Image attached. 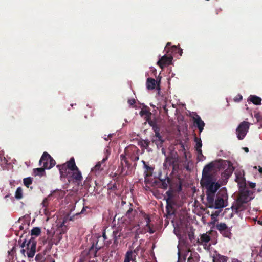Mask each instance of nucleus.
I'll list each match as a JSON object with an SVG mask.
<instances>
[{"instance_id": "nucleus-39", "label": "nucleus", "mask_w": 262, "mask_h": 262, "mask_svg": "<svg viewBox=\"0 0 262 262\" xmlns=\"http://www.w3.org/2000/svg\"><path fill=\"white\" fill-rule=\"evenodd\" d=\"M32 181L33 179L31 177H27L23 180L24 184L27 188L30 187V185L32 184Z\"/></svg>"}, {"instance_id": "nucleus-24", "label": "nucleus", "mask_w": 262, "mask_h": 262, "mask_svg": "<svg viewBox=\"0 0 262 262\" xmlns=\"http://www.w3.org/2000/svg\"><path fill=\"white\" fill-rule=\"evenodd\" d=\"M64 164L67 168H68L69 171L74 170L78 168L76 165L74 157L71 158L70 159Z\"/></svg>"}, {"instance_id": "nucleus-40", "label": "nucleus", "mask_w": 262, "mask_h": 262, "mask_svg": "<svg viewBox=\"0 0 262 262\" xmlns=\"http://www.w3.org/2000/svg\"><path fill=\"white\" fill-rule=\"evenodd\" d=\"M166 194L167 195V198L166 199V202L168 201H173L172 198L173 197V192L171 189H169L166 192Z\"/></svg>"}, {"instance_id": "nucleus-2", "label": "nucleus", "mask_w": 262, "mask_h": 262, "mask_svg": "<svg viewBox=\"0 0 262 262\" xmlns=\"http://www.w3.org/2000/svg\"><path fill=\"white\" fill-rule=\"evenodd\" d=\"M103 233L106 239V247H110L111 252H115L119 248V242L123 235L121 229L120 227L110 229L106 228Z\"/></svg>"}, {"instance_id": "nucleus-57", "label": "nucleus", "mask_w": 262, "mask_h": 262, "mask_svg": "<svg viewBox=\"0 0 262 262\" xmlns=\"http://www.w3.org/2000/svg\"><path fill=\"white\" fill-rule=\"evenodd\" d=\"M110 189H112V190H116L117 189V186H116V184L115 183L113 185H112V186H111L110 187Z\"/></svg>"}, {"instance_id": "nucleus-29", "label": "nucleus", "mask_w": 262, "mask_h": 262, "mask_svg": "<svg viewBox=\"0 0 262 262\" xmlns=\"http://www.w3.org/2000/svg\"><path fill=\"white\" fill-rule=\"evenodd\" d=\"M248 100L255 105H260L261 103V99L259 97L255 95H250Z\"/></svg>"}, {"instance_id": "nucleus-49", "label": "nucleus", "mask_w": 262, "mask_h": 262, "mask_svg": "<svg viewBox=\"0 0 262 262\" xmlns=\"http://www.w3.org/2000/svg\"><path fill=\"white\" fill-rule=\"evenodd\" d=\"M127 102L130 106L135 107L134 105L136 101L134 98L128 99Z\"/></svg>"}, {"instance_id": "nucleus-11", "label": "nucleus", "mask_w": 262, "mask_h": 262, "mask_svg": "<svg viewBox=\"0 0 262 262\" xmlns=\"http://www.w3.org/2000/svg\"><path fill=\"white\" fill-rule=\"evenodd\" d=\"M122 206L123 207V209L126 210L125 216L130 221H133L138 212L136 209H133V204L131 203L126 204L122 201Z\"/></svg>"}, {"instance_id": "nucleus-36", "label": "nucleus", "mask_w": 262, "mask_h": 262, "mask_svg": "<svg viewBox=\"0 0 262 262\" xmlns=\"http://www.w3.org/2000/svg\"><path fill=\"white\" fill-rule=\"evenodd\" d=\"M199 255L196 253L194 255H191L188 258L187 262H199Z\"/></svg>"}, {"instance_id": "nucleus-5", "label": "nucleus", "mask_w": 262, "mask_h": 262, "mask_svg": "<svg viewBox=\"0 0 262 262\" xmlns=\"http://www.w3.org/2000/svg\"><path fill=\"white\" fill-rule=\"evenodd\" d=\"M120 164L118 166L117 172L119 176L124 177L131 173L132 166L131 164L127 160L125 155L121 154L120 156Z\"/></svg>"}, {"instance_id": "nucleus-20", "label": "nucleus", "mask_w": 262, "mask_h": 262, "mask_svg": "<svg viewBox=\"0 0 262 262\" xmlns=\"http://www.w3.org/2000/svg\"><path fill=\"white\" fill-rule=\"evenodd\" d=\"M57 167L58 168L61 178H67L70 171L68 170V168H67L66 164L58 165Z\"/></svg>"}, {"instance_id": "nucleus-54", "label": "nucleus", "mask_w": 262, "mask_h": 262, "mask_svg": "<svg viewBox=\"0 0 262 262\" xmlns=\"http://www.w3.org/2000/svg\"><path fill=\"white\" fill-rule=\"evenodd\" d=\"M148 229V232L150 234H153L155 232V230H153L151 226H149V227H147Z\"/></svg>"}, {"instance_id": "nucleus-58", "label": "nucleus", "mask_w": 262, "mask_h": 262, "mask_svg": "<svg viewBox=\"0 0 262 262\" xmlns=\"http://www.w3.org/2000/svg\"><path fill=\"white\" fill-rule=\"evenodd\" d=\"M243 149L247 153L249 152V148L248 147H243Z\"/></svg>"}, {"instance_id": "nucleus-63", "label": "nucleus", "mask_w": 262, "mask_h": 262, "mask_svg": "<svg viewBox=\"0 0 262 262\" xmlns=\"http://www.w3.org/2000/svg\"><path fill=\"white\" fill-rule=\"evenodd\" d=\"M255 186V183H252V184L251 185V187L252 188H254Z\"/></svg>"}, {"instance_id": "nucleus-59", "label": "nucleus", "mask_w": 262, "mask_h": 262, "mask_svg": "<svg viewBox=\"0 0 262 262\" xmlns=\"http://www.w3.org/2000/svg\"><path fill=\"white\" fill-rule=\"evenodd\" d=\"M161 151L163 154H164L165 156H166L165 150L164 148H163V147H162Z\"/></svg>"}, {"instance_id": "nucleus-34", "label": "nucleus", "mask_w": 262, "mask_h": 262, "mask_svg": "<svg viewBox=\"0 0 262 262\" xmlns=\"http://www.w3.org/2000/svg\"><path fill=\"white\" fill-rule=\"evenodd\" d=\"M194 141L196 143L195 148L196 150L201 149L202 146V141L200 138H198L196 136L194 137Z\"/></svg>"}, {"instance_id": "nucleus-30", "label": "nucleus", "mask_w": 262, "mask_h": 262, "mask_svg": "<svg viewBox=\"0 0 262 262\" xmlns=\"http://www.w3.org/2000/svg\"><path fill=\"white\" fill-rule=\"evenodd\" d=\"M151 141L156 145L157 148L159 149L163 147V143L165 140L163 138H152Z\"/></svg>"}, {"instance_id": "nucleus-25", "label": "nucleus", "mask_w": 262, "mask_h": 262, "mask_svg": "<svg viewBox=\"0 0 262 262\" xmlns=\"http://www.w3.org/2000/svg\"><path fill=\"white\" fill-rule=\"evenodd\" d=\"M156 80L152 78H148L146 80V85L148 90H153L156 88Z\"/></svg>"}, {"instance_id": "nucleus-38", "label": "nucleus", "mask_w": 262, "mask_h": 262, "mask_svg": "<svg viewBox=\"0 0 262 262\" xmlns=\"http://www.w3.org/2000/svg\"><path fill=\"white\" fill-rule=\"evenodd\" d=\"M227 227L228 226L224 223H217L216 225V229L219 231L220 233L224 229H227Z\"/></svg>"}, {"instance_id": "nucleus-56", "label": "nucleus", "mask_w": 262, "mask_h": 262, "mask_svg": "<svg viewBox=\"0 0 262 262\" xmlns=\"http://www.w3.org/2000/svg\"><path fill=\"white\" fill-rule=\"evenodd\" d=\"M261 115L259 113H256L255 114V117L257 119V121H259L260 120V117Z\"/></svg>"}, {"instance_id": "nucleus-48", "label": "nucleus", "mask_w": 262, "mask_h": 262, "mask_svg": "<svg viewBox=\"0 0 262 262\" xmlns=\"http://www.w3.org/2000/svg\"><path fill=\"white\" fill-rule=\"evenodd\" d=\"M196 152H197V155H198V159L199 161H201V160H202L203 159L201 158L202 157V158H204L203 154H202V149H200V150H196Z\"/></svg>"}, {"instance_id": "nucleus-3", "label": "nucleus", "mask_w": 262, "mask_h": 262, "mask_svg": "<svg viewBox=\"0 0 262 262\" xmlns=\"http://www.w3.org/2000/svg\"><path fill=\"white\" fill-rule=\"evenodd\" d=\"M200 183L202 187L206 190V199L212 201V196H215L221 185L216 182L215 178L201 180Z\"/></svg>"}, {"instance_id": "nucleus-6", "label": "nucleus", "mask_w": 262, "mask_h": 262, "mask_svg": "<svg viewBox=\"0 0 262 262\" xmlns=\"http://www.w3.org/2000/svg\"><path fill=\"white\" fill-rule=\"evenodd\" d=\"M179 157L177 152H170L165 158L163 164L165 169H169L172 168L173 171L178 167Z\"/></svg>"}, {"instance_id": "nucleus-28", "label": "nucleus", "mask_w": 262, "mask_h": 262, "mask_svg": "<svg viewBox=\"0 0 262 262\" xmlns=\"http://www.w3.org/2000/svg\"><path fill=\"white\" fill-rule=\"evenodd\" d=\"M228 259V257L227 256L216 254L213 256V262H227Z\"/></svg>"}, {"instance_id": "nucleus-18", "label": "nucleus", "mask_w": 262, "mask_h": 262, "mask_svg": "<svg viewBox=\"0 0 262 262\" xmlns=\"http://www.w3.org/2000/svg\"><path fill=\"white\" fill-rule=\"evenodd\" d=\"M193 120L194 125L198 128L200 134L204 129L205 126L204 121L202 120L201 117L198 115H196L195 117L193 118Z\"/></svg>"}, {"instance_id": "nucleus-26", "label": "nucleus", "mask_w": 262, "mask_h": 262, "mask_svg": "<svg viewBox=\"0 0 262 262\" xmlns=\"http://www.w3.org/2000/svg\"><path fill=\"white\" fill-rule=\"evenodd\" d=\"M67 220V219H63L60 224H58V231L59 232L60 234H64L67 231V228L65 225Z\"/></svg>"}, {"instance_id": "nucleus-43", "label": "nucleus", "mask_w": 262, "mask_h": 262, "mask_svg": "<svg viewBox=\"0 0 262 262\" xmlns=\"http://www.w3.org/2000/svg\"><path fill=\"white\" fill-rule=\"evenodd\" d=\"M140 114L142 116L143 115H146L148 117H151V113L147 110V109H145V110H142L140 112Z\"/></svg>"}, {"instance_id": "nucleus-61", "label": "nucleus", "mask_w": 262, "mask_h": 262, "mask_svg": "<svg viewBox=\"0 0 262 262\" xmlns=\"http://www.w3.org/2000/svg\"><path fill=\"white\" fill-rule=\"evenodd\" d=\"M258 170L259 173H262V167L258 166Z\"/></svg>"}, {"instance_id": "nucleus-14", "label": "nucleus", "mask_w": 262, "mask_h": 262, "mask_svg": "<svg viewBox=\"0 0 262 262\" xmlns=\"http://www.w3.org/2000/svg\"><path fill=\"white\" fill-rule=\"evenodd\" d=\"M248 192L241 193L236 200L235 205L232 207L234 208L236 210H239L243 206V205L248 201Z\"/></svg>"}, {"instance_id": "nucleus-44", "label": "nucleus", "mask_w": 262, "mask_h": 262, "mask_svg": "<svg viewBox=\"0 0 262 262\" xmlns=\"http://www.w3.org/2000/svg\"><path fill=\"white\" fill-rule=\"evenodd\" d=\"M150 141L148 140H144L142 142V146L146 149H147L149 146Z\"/></svg>"}, {"instance_id": "nucleus-10", "label": "nucleus", "mask_w": 262, "mask_h": 262, "mask_svg": "<svg viewBox=\"0 0 262 262\" xmlns=\"http://www.w3.org/2000/svg\"><path fill=\"white\" fill-rule=\"evenodd\" d=\"M250 123L247 121L241 122L236 129V134L238 140H243L249 130Z\"/></svg>"}, {"instance_id": "nucleus-8", "label": "nucleus", "mask_w": 262, "mask_h": 262, "mask_svg": "<svg viewBox=\"0 0 262 262\" xmlns=\"http://www.w3.org/2000/svg\"><path fill=\"white\" fill-rule=\"evenodd\" d=\"M139 149L136 146L130 145L125 148L123 154L132 161L136 162L139 159Z\"/></svg>"}, {"instance_id": "nucleus-32", "label": "nucleus", "mask_w": 262, "mask_h": 262, "mask_svg": "<svg viewBox=\"0 0 262 262\" xmlns=\"http://www.w3.org/2000/svg\"><path fill=\"white\" fill-rule=\"evenodd\" d=\"M45 252L37 254L35 258L36 262H44L45 260Z\"/></svg>"}, {"instance_id": "nucleus-33", "label": "nucleus", "mask_w": 262, "mask_h": 262, "mask_svg": "<svg viewBox=\"0 0 262 262\" xmlns=\"http://www.w3.org/2000/svg\"><path fill=\"white\" fill-rule=\"evenodd\" d=\"M166 203H167V204H166V209L167 213L168 214H170L171 212L173 209L172 205H174L175 203H174V201H168V202H166Z\"/></svg>"}, {"instance_id": "nucleus-1", "label": "nucleus", "mask_w": 262, "mask_h": 262, "mask_svg": "<svg viewBox=\"0 0 262 262\" xmlns=\"http://www.w3.org/2000/svg\"><path fill=\"white\" fill-rule=\"evenodd\" d=\"M105 240L103 232L102 235L96 234L92 236L90 247L81 253L80 262H98L95 260L98 251L106 246Z\"/></svg>"}, {"instance_id": "nucleus-16", "label": "nucleus", "mask_w": 262, "mask_h": 262, "mask_svg": "<svg viewBox=\"0 0 262 262\" xmlns=\"http://www.w3.org/2000/svg\"><path fill=\"white\" fill-rule=\"evenodd\" d=\"M167 54L171 56H174L177 54H179L180 56H182L183 54V50L180 47V46H172L167 51Z\"/></svg>"}, {"instance_id": "nucleus-55", "label": "nucleus", "mask_w": 262, "mask_h": 262, "mask_svg": "<svg viewBox=\"0 0 262 262\" xmlns=\"http://www.w3.org/2000/svg\"><path fill=\"white\" fill-rule=\"evenodd\" d=\"M171 47V43L170 42H168L167 43L165 47V50L166 51V52H167V51L169 49V48Z\"/></svg>"}, {"instance_id": "nucleus-31", "label": "nucleus", "mask_w": 262, "mask_h": 262, "mask_svg": "<svg viewBox=\"0 0 262 262\" xmlns=\"http://www.w3.org/2000/svg\"><path fill=\"white\" fill-rule=\"evenodd\" d=\"M231 229L229 227H227V229H224L220 233L225 237L231 238L232 236V233L231 232Z\"/></svg>"}, {"instance_id": "nucleus-41", "label": "nucleus", "mask_w": 262, "mask_h": 262, "mask_svg": "<svg viewBox=\"0 0 262 262\" xmlns=\"http://www.w3.org/2000/svg\"><path fill=\"white\" fill-rule=\"evenodd\" d=\"M41 233V230L39 227H34L31 230V235L39 236Z\"/></svg>"}, {"instance_id": "nucleus-17", "label": "nucleus", "mask_w": 262, "mask_h": 262, "mask_svg": "<svg viewBox=\"0 0 262 262\" xmlns=\"http://www.w3.org/2000/svg\"><path fill=\"white\" fill-rule=\"evenodd\" d=\"M142 162L143 164V167L145 169L144 175L145 178V182H146L147 178L151 177L152 175L154 168L146 164V162L144 160H142Z\"/></svg>"}, {"instance_id": "nucleus-50", "label": "nucleus", "mask_w": 262, "mask_h": 262, "mask_svg": "<svg viewBox=\"0 0 262 262\" xmlns=\"http://www.w3.org/2000/svg\"><path fill=\"white\" fill-rule=\"evenodd\" d=\"M47 241H48V246L47 247V249L50 250V249H51L52 246L53 245V242L52 241V239H50L49 240H47Z\"/></svg>"}, {"instance_id": "nucleus-22", "label": "nucleus", "mask_w": 262, "mask_h": 262, "mask_svg": "<svg viewBox=\"0 0 262 262\" xmlns=\"http://www.w3.org/2000/svg\"><path fill=\"white\" fill-rule=\"evenodd\" d=\"M108 159V154H107L105 157L103 158V159L98 162L97 164L92 169V171H101L103 169V167H102V164L104 163Z\"/></svg>"}, {"instance_id": "nucleus-42", "label": "nucleus", "mask_w": 262, "mask_h": 262, "mask_svg": "<svg viewBox=\"0 0 262 262\" xmlns=\"http://www.w3.org/2000/svg\"><path fill=\"white\" fill-rule=\"evenodd\" d=\"M143 217L144 218L145 222H146V227H149V226H151L150 225V222L151 220L150 217L148 215L146 214L144 212H142Z\"/></svg>"}, {"instance_id": "nucleus-19", "label": "nucleus", "mask_w": 262, "mask_h": 262, "mask_svg": "<svg viewBox=\"0 0 262 262\" xmlns=\"http://www.w3.org/2000/svg\"><path fill=\"white\" fill-rule=\"evenodd\" d=\"M234 170V167L232 166L231 162H230L227 168L222 173V177L225 179H228L232 175Z\"/></svg>"}, {"instance_id": "nucleus-4", "label": "nucleus", "mask_w": 262, "mask_h": 262, "mask_svg": "<svg viewBox=\"0 0 262 262\" xmlns=\"http://www.w3.org/2000/svg\"><path fill=\"white\" fill-rule=\"evenodd\" d=\"M214 197L212 196V201L207 200V206L210 208L220 209L225 206V204L227 200V194L225 191L220 192L216 196V198L214 201Z\"/></svg>"}, {"instance_id": "nucleus-12", "label": "nucleus", "mask_w": 262, "mask_h": 262, "mask_svg": "<svg viewBox=\"0 0 262 262\" xmlns=\"http://www.w3.org/2000/svg\"><path fill=\"white\" fill-rule=\"evenodd\" d=\"M214 167V164L212 162L206 165L202 171V176L201 180L215 178L214 174L211 173V171Z\"/></svg>"}, {"instance_id": "nucleus-53", "label": "nucleus", "mask_w": 262, "mask_h": 262, "mask_svg": "<svg viewBox=\"0 0 262 262\" xmlns=\"http://www.w3.org/2000/svg\"><path fill=\"white\" fill-rule=\"evenodd\" d=\"M152 129L153 131L156 133V132H160V127L157 125V124L154 126H152Z\"/></svg>"}, {"instance_id": "nucleus-37", "label": "nucleus", "mask_w": 262, "mask_h": 262, "mask_svg": "<svg viewBox=\"0 0 262 262\" xmlns=\"http://www.w3.org/2000/svg\"><path fill=\"white\" fill-rule=\"evenodd\" d=\"M45 168L40 167V168H37L34 169V172L35 176H42L45 173Z\"/></svg>"}, {"instance_id": "nucleus-47", "label": "nucleus", "mask_w": 262, "mask_h": 262, "mask_svg": "<svg viewBox=\"0 0 262 262\" xmlns=\"http://www.w3.org/2000/svg\"><path fill=\"white\" fill-rule=\"evenodd\" d=\"M41 204L42 205L43 207L47 208L48 207V205H49V199H48V198H45L43 200ZM46 208L45 209V212H46Z\"/></svg>"}, {"instance_id": "nucleus-52", "label": "nucleus", "mask_w": 262, "mask_h": 262, "mask_svg": "<svg viewBox=\"0 0 262 262\" xmlns=\"http://www.w3.org/2000/svg\"><path fill=\"white\" fill-rule=\"evenodd\" d=\"M163 138L162 136L160 135V132H156L155 133V135L152 136V138Z\"/></svg>"}, {"instance_id": "nucleus-27", "label": "nucleus", "mask_w": 262, "mask_h": 262, "mask_svg": "<svg viewBox=\"0 0 262 262\" xmlns=\"http://www.w3.org/2000/svg\"><path fill=\"white\" fill-rule=\"evenodd\" d=\"M170 181L171 180L168 177L163 180L160 179L158 186L161 188L166 189L167 188L168 185L170 183Z\"/></svg>"}, {"instance_id": "nucleus-45", "label": "nucleus", "mask_w": 262, "mask_h": 262, "mask_svg": "<svg viewBox=\"0 0 262 262\" xmlns=\"http://www.w3.org/2000/svg\"><path fill=\"white\" fill-rule=\"evenodd\" d=\"M147 121L149 125L152 127V126H154L157 125L156 122L155 120H152L151 119V117H149L147 118Z\"/></svg>"}, {"instance_id": "nucleus-46", "label": "nucleus", "mask_w": 262, "mask_h": 262, "mask_svg": "<svg viewBox=\"0 0 262 262\" xmlns=\"http://www.w3.org/2000/svg\"><path fill=\"white\" fill-rule=\"evenodd\" d=\"M54 233H55V232L52 233L51 231H50L49 229H48L47 230V234L48 235V237L45 242H47V240L52 239V237L53 236V235L54 234Z\"/></svg>"}, {"instance_id": "nucleus-9", "label": "nucleus", "mask_w": 262, "mask_h": 262, "mask_svg": "<svg viewBox=\"0 0 262 262\" xmlns=\"http://www.w3.org/2000/svg\"><path fill=\"white\" fill-rule=\"evenodd\" d=\"M40 164H42L43 167L46 169H51L56 164L55 161L47 152H44L39 161Z\"/></svg>"}, {"instance_id": "nucleus-15", "label": "nucleus", "mask_w": 262, "mask_h": 262, "mask_svg": "<svg viewBox=\"0 0 262 262\" xmlns=\"http://www.w3.org/2000/svg\"><path fill=\"white\" fill-rule=\"evenodd\" d=\"M173 57L169 54L164 55L157 62V64L163 69L164 67L169 66L171 64Z\"/></svg>"}, {"instance_id": "nucleus-64", "label": "nucleus", "mask_w": 262, "mask_h": 262, "mask_svg": "<svg viewBox=\"0 0 262 262\" xmlns=\"http://www.w3.org/2000/svg\"><path fill=\"white\" fill-rule=\"evenodd\" d=\"M60 193H61L63 195H64V193H65L63 191H61V190L60 191Z\"/></svg>"}, {"instance_id": "nucleus-62", "label": "nucleus", "mask_w": 262, "mask_h": 262, "mask_svg": "<svg viewBox=\"0 0 262 262\" xmlns=\"http://www.w3.org/2000/svg\"><path fill=\"white\" fill-rule=\"evenodd\" d=\"M48 261H49V262H55V260L53 258H51L49 260H48Z\"/></svg>"}, {"instance_id": "nucleus-23", "label": "nucleus", "mask_w": 262, "mask_h": 262, "mask_svg": "<svg viewBox=\"0 0 262 262\" xmlns=\"http://www.w3.org/2000/svg\"><path fill=\"white\" fill-rule=\"evenodd\" d=\"M210 240V237L207 233L202 234L200 235V239H198L197 240V243L199 245H206L207 243H208Z\"/></svg>"}, {"instance_id": "nucleus-51", "label": "nucleus", "mask_w": 262, "mask_h": 262, "mask_svg": "<svg viewBox=\"0 0 262 262\" xmlns=\"http://www.w3.org/2000/svg\"><path fill=\"white\" fill-rule=\"evenodd\" d=\"M242 96L238 94L234 97V100L235 102H239L242 99Z\"/></svg>"}, {"instance_id": "nucleus-60", "label": "nucleus", "mask_w": 262, "mask_h": 262, "mask_svg": "<svg viewBox=\"0 0 262 262\" xmlns=\"http://www.w3.org/2000/svg\"><path fill=\"white\" fill-rule=\"evenodd\" d=\"M26 242H27V241H26V240H25L24 242H23L22 243V244H21V247L22 248H24V247H25V244H26Z\"/></svg>"}, {"instance_id": "nucleus-7", "label": "nucleus", "mask_w": 262, "mask_h": 262, "mask_svg": "<svg viewBox=\"0 0 262 262\" xmlns=\"http://www.w3.org/2000/svg\"><path fill=\"white\" fill-rule=\"evenodd\" d=\"M36 242L35 238L31 237L27 242L26 249L21 250V253L25 256L26 254L28 258H33L36 252Z\"/></svg>"}, {"instance_id": "nucleus-21", "label": "nucleus", "mask_w": 262, "mask_h": 262, "mask_svg": "<svg viewBox=\"0 0 262 262\" xmlns=\"http://www.w3.org/2000/svg\"><path fill=\"white\" fill-rule=\"evenodd\" d=\"M136 251H128L125 254V257L124 262H136V255L134 254Z\"/></svg>"}, {"instance_id": "nucleus-35", "label": "nucleus", "mask_w": 262, "mask_h": 262, "mask_svg": "<svg viewBox=\"0 0 262 262\" xmlns=\"http://www.w3.org/2000/svg\"><path fill=\"white\" fill-rule=\"evenodd\" d=\"M23 189L19 187L15 191V197L16 199L20 200L23 198Z\"/></svg>"}, {"instance_id": "nucleus-13", "label": "nucleus", "mask_w": 262, "mask_h": 262, "mask_svg": "<svg viewBox=\"0 0 262 262\" xmlns=\"http://www.w3.org/2000/svg\"><path fill=\"white\" fill-rule=\"evenodd\" d=\"M67 178L69 182L72 181L79 182L82 181V176L79 169L77 168L74 170H71Z\"/></svg>"}]
</instances>
